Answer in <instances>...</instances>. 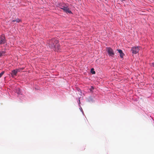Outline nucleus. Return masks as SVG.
<instances>
[{"instance_id": "39448f33", "label": "nucleus", "mask_w": 154, "mask_h": 154, "mask_svg": "<svg viewBox=\"0 0 154 154\" xmlns=\"http://www.w3.org/2000/svg\"><path fill=\"white\" fill-rule=\"evenodd\" d=\"M21 70L20 69H16L13 70L12 71L11 73L12 77H13L14 75H16L17 73L19 72Z\"/></svg>"}, {"instance_id": "4468645a", "label": "nucleus", "mask_w": 154, "mask_h": 154, "mask_svg": "<svg viewBox=\"0 0 154 154\" xmlns=\"http://www.w3.org/2000/svg\"><path fill=\"white\" fill-rule=\"evenodd\" d=\"M94 89V87L93 86H91V88H90V90L91 91V90H93Z\"/></svg>"}, {"instance_id": "2eb2a0df", "label": "nucleus", "mask_w": 154, "mask_h": 154, "mask_svg": "<svg viewBox=\"0 0 154 154\" xmlns=\"http://www.w3.org/2000/svg\"><path fill=\"white\" fill-rule=\"evenodd\" d=\"M152 66H153V67H154V63H152Z\"/></svg>"}, {"instance_id": "f03ea898", "label": "nucleus", "mask_w": 154, "mask_h": 154, "mask_svg": "<svg viewBox=\"0 0 154 154\" xmlns=\"http://www.w3.org/2000/svg\"><path fill=\"white\" fill-rule=\"evenodd\" d=\"M106 51L108 52V54L109 56L113 57L114 55V53L113 51L112 48H107Z\"/></svg>"}, {"instance_id": "6e6552de", "label": "nucleus", "mask_w": 154, "mask_h": 154, "mask_svg": "<svg viewBox=\"0 0 154 154\" xmlns=\"http://www.w3.org/2000/svg\"><path fill=\"white\" fill-rule=\"evenodd\" d=\"M16 92L18 94H21V91L20 89L19 88H17L16 89Z\"/></svg>"}, {"instance_id": "f257e3e1", "label": "nucleus", "mask_w": 154, "mask_h": 154, "mask_svg": "<svg viewBox=\"0 0 154 154\" xmlns=\"http://www.w3.org/2000/svg\"><path fill=\"white\" fill-rule=\"evenodd\" d=\"M49 46L51 48H54L56 51L59 49V44L57 40L53 39L50 40L49 42Z\"/></svg>"}, {"instance_id": "20e7f679", "label": "nucleus", "mask_w": 154, "mask_h": 154, "mask_svg": "<svg viewBox=\"0 0 154 154\" xmlns=\"http://www.w3.org/2000/svg\"><path fill=\"white\" fill-rule=\"evenodd\" d=\"M6 40L4 35H2L0 36V45L4 44Z\"/></svg>"}, {"instance_id": "0eeeda50", "label": "nucleus", "mask_w": 154, "mask_h": 154, "mask_svg": "<svg viewBox=\"0 0 154 154\" xmlns=\"http://www.w3.org/2000/svg\"><path fill=\"white\" fill-rule=\"evenodd\" d=\"M60 8L61 9H63L64 12L66 13H67V7H65L64 6H61Z\"/></svg>"}, {"instance_id": "f8f14e48", "label": "nucleus", "mask_w": 154, "mask_h": 154, "mask_svg": "<svg viewBox=\"0 0 154 154\" xmlns=\"http://www.w3.org/2000/svg\"><path fill=\"white\" fill-rule=\"evenodd\" d=\"M4 71L2 72H1V73H0V78H1L2 76V75H3L4 74Z\"/></svg>"}, {"instance_id": "423d86ee", "label": "nucleus", "mask_w": 154, "mask_h": 154, "mask_svg": "<svg viewBox=\"0 0 154 154\" xmlns=\"http://www.w3.org/2000/svg\"><path fill=\"white\" fill-rule=\"evenodd\" d=\"M117 51L120 54V57L121 58H123L124 56L125 55L123 53L122 51L120 49H117Z\"/></svg>"}, {"instance_id": "1a4fd4ad", "label": "nucleus", "mask_w": 154, "mask_h": 154, "mask_svg": "<svg viewBox=\"0 0 154 154\" xmlns=\"http://www.w3.org/2000/svg\"><path fill=\"white\" fill-rule=\"evenodd\" d=\"M20 21V20L18 19H17L15 20H13V22H16L17 23L19 22Z\"/></svg>"}, {"instance_id": "7ed1b4c3", "label": "nucleus", "mask_w": 154, "mask_h": 154, "mask_svg": "<svg viewBox=\"0 0 154 154\" xmlns=\"http://www.w3.org/2000/svg\"><path fill=\"white\" fill-rule=\"evenodd\" d=\"M140 48V47L139 46L132 47L131 48V51L133 54H136L139 52Z\"/></svg>"}, {"instance_id": "9b49d317", "label": "nucleus", "mask_w": 154, "mask_h": 154, "mask_svg": "<svg viewBox=\"0 0 154 154\" xmlns=\"http://www.w3.org/2000/svg\"><path fill=\"white\" fill-rule=\"evenodd\" d=\"M94 69L93 68H92L91 69V72L92 74H95V71H94Z\"/></svg>"}, {"instance_id": "9d476101", "label": "nucleus", "mask_w": 154, "mask_h": 154, "mask_svg": "<svg viewBox=\"0 0 154 154\" xmlns=\"http://www.w3.org/2000/svg\"><path fill=\"white\" fill-rule=\"evenodd\" d=\"M5 54V52L2 51H0V57L2 56L3 54Z\"/></svg>"}, {"instance_id": "ddd939ff", "label": "nucleus", "mask_w": 154, "mask_h": 154, "mask_svg": "<svg viewBox=\"0 0 154 154\" xmlns=\"http://www.w3.org/2000/svg\"><path fill=\"white\" fill-rule=\"evenodd\" d=\"M68 13H69V14H72V12L71 11H70V10H68Z\"/></svg>"}]
</instances>
